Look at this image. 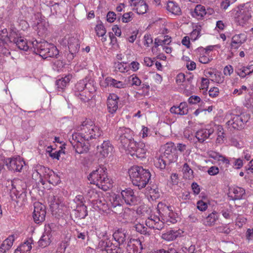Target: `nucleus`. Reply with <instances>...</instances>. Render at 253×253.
<instances>
[{"mask_svg": "<svg viewBox=\"0 0 253 253\" xmlns=\"http://www.w3.org/2000/svg\"><path fill=\"white\" fill-rule=\"evenodd\" d=\"M95 31L98 37H103L106 33L105 28L102 24H99L96 26Z\"/></svg>", "mask_w": 253, "mask_h": 253, "instance_id": "60", "label": "nucleus"}, {"mask_svg": "<svg viewBox=\"0 0 253 253\" xmlns=\"http://www.w3.org/2000/svg\"><path fill=\"white\" fill-rule=\"evenodd\" d=\"M198 57L200 62L203 64H208L210 62L212 58L211 55L207 53V51L204 48L201 47L197 49Z\"/></svg>", "mask_w": 253, "mask_h": 253, "instance_id": "29", "label": "nucleus"}, {"mask_svg": "<svg viewBox=\"0 0 253 253\" xmlns=\"http://www.w3.org/2000/svg\"><path fill=\"white\" fill-rule=\"evenodd\" d=\"M0 54L8 56L10 54L8 42L4 40H0Z\"/></svg>", "mask_w": 253, "mask_h": 253, "instance_id": "53", "label": "nucleus"}, {"mask_svg": "<svg viewBox=\"0 0 253 253\" xmlns=\"http://www.w3.org/2000/svg\"><path fill=\"white\" fill-rule=\"evenodd\" d=\"M97 149L100 155L105 158L112 155L114 147L109 140H105L100 146L97 147Z\"/></svg>", "mask_w": 253, "mask_h": 253, "instance_id": "16", "label": "nucleus"}, {"mask_svg": "<svg viewBox=\"0 0 253 253\" xmlns=\"http://www.w3.org/2000/svg\"><path fill=\"white\" fill-rule=\"evenodd\" d=\"M170 111L171 113L184 115L188 113V106L186 102H181L179 106H173L171 107Z\"/></svg>", "mask_w": 253, "mask_h": 253, "instance_id": "33", "label": "nucleus"}, {"mask_svg": "<svg viewBox=\"0 0 253 253\" xmlns=\"http://www.w3.org/2000/svg\"><path fill=\"white\" fill-rule=\"evenodd\" d=\"M221 213L223 217L226 219L233 220L237 215L236 209L230 205L228 207L223 209Z\"/></svg>", "mask_w": 253, "mask_h": 253, "instance_id": "39", "label": "nucleus"}, {"mask_svg": "<svg viewBox=\"0 0 253 253\" xmlns=\"http://www.w3.org/2000/svg\"><path fill=\"white\" fill-rule=\"evenodd\" d=\"M216 130V142L218 144H222L224 142L225 134L223 128L221 126L217 125L215 126Z\"/></svg>", "mask_w": 253, "mask_h": 253, "instance_id": "44", "label": "nucleus"}, {"mask_svg": "<svg viewBox=\"0 0 253 253\" xmlns=\"http://www.w3.org/2000/svg\"><path fill=\"white\" fill-rule=\"evenodd\" d=\"M247 121V117L244 114L232 115L230 119L226 123V125L229 128L240 129L243 127Z\"/></svg>", "mask_w": 253, "mask_h": 253, "instance_id": "12", "label": "nucleus"}, {"mask_svg": "<svg viewBox=\"0 0 253 253\" xmlns=\"http://www.w3.org/2000/svg\"><path fill=\"white\" fill-rule=\"evenodd\" d=\"M116 138L125 150L128 148L131 143L135 142L133 139V132L129 128L120 127L117 130Z\"/></svg>", "mask_w": 253, "mask_h": 253, "instance_id": "6", "label": "nucleus"}, {"mask_svg": "<svg viewBox=\"0 0 253 253\" xmlns=\"http://www.w3.org/2000/svg\"><path fill=\"white\" fill-rule=\"evenodd\" d=\"M32 43L35 51L42 58H58L59 50L53 44L44 41L38 42L37 40L32 42Z\"/></svg>", "mask_w": 253, "mask_h": 253, "instance_id": "4", "label": "nucleus"}, {"mask_svg": "<svg viewBox=\"0 0 253 253\" xmlns=\"http://www.w3.org/2000/svg\"><path fill=\"white\" fill-rule=\"evenodd\" d=\"M116 69L121 73H126L129 70V67L126 63L119 62L115 67Z\"/></svg>", "mask_w": 253, "mask_h": 253, "instance_id": "59", "label": "nucleus"}, {"mask_svg": "<svg viewBox=\"0 0 253 253\" xmlns=\"http://www.w3.org/2000/svg\"><path fill=\"white\" fill-rule=\"evenodd\" d=\"M48 23L45 20H42L38 22L37 25L38 33L39 35H42L44 34L48 27Z\"/></svg>", "mask_w": 253, "mask_h": 253, "instance_id": "50", "label": "nucleus"}, {"mask_svg": "<svg viewBox=\"0 0 253 253\" xmlns=\"http://www.w3.org/2000/svg\"><path fill=\"white\" fill-rule=\"evenodd\" d=\"M4 163L9 170L21 172L25 165L23 159L20 156L8 158L4 160Z\"/></svg>", "mask_w": 253, "mask_h": 253, "instance_id": "9", "label": "nucleus"}, {"mask_svg": "<svg viewBox=\"0 0 253 253\" xmlns=\"http://www.w3.org/2000/svg\"><path fill=\"white\" fill-rule=\"evenodd\" d=\"M105 83L108 86H111L118 88H124L126 87L125 83L111 77L106 78Z\"/></svg>", "mask_w": 253, "mask_h": 253, "instance_id": "41", "label": "nucleus"}, {"mask_svg": "<svg viewBox=\"0 0 253 253\" xmlns=\"http://www.w3.org/2000/svg\"><path fill=\"white\" fill-rule=\"evenodd\" d=\"M14 43L20 50L27 51L29 48L26 40L21 37Z\"/></svg>", "mask_w": 253, "mask_h": 253, "instance_id": "48", "label": "nucleus"}, {"mask_svg": "<svg viewBox=\"0 0 253 253\" xmlns=\"http://www.w3.org/2000/svg\"><path fill=\"white\" fill-rule=\"evenodd\" d=\"M93 85L91 83L87 82V79H84L82 80H80L75 85L74 91L75 94L76 92H81L85 90V89H88L91 88Z\"/></svg>", "mask_w": 253, "mask_h": 253, "instance_id": "38", "label": "nucleus"}, {"mask_svg": "<svg viewBox=\"0 0 253 253\" xmlns=\"http://www.w3.org/2000/svg\"><path fill=\"white\" fill-rule=\"evenodd\" d=\"M14 241V235L9 236L7 239H6L2 243L3 247L5 246V247L7 249V250H9L12 246L13 245V242Z\"/></svg>", "mask_w": 253, "mask_h": 253, "instance_id": "58", "label": "nucleus"}, {"mask_svg": "<svg viewBox=\"0 0 253 253\" xmlns=\"http://www.w3.org/2000/svg\"><path fill=\"white\" fill-rule=\"evenodd\" d=\"M95 91L93 86L88 89H85L83 91L76 92L75 94L77 98L83 102H86L92 98V92Z\"/></svg>", "mask_w": 253, "mask_h": 253, "instance_id": "25", "label": "nucleus"}, {"mask_svg": "<svg viewBox=\"0 0 253 253\" xmlns=\"http://www.w3.org/2000/svg\"><path fill=\"white\" fill-rule=\"evenodd\" d=\"M50 208L55 213H64L66 210V207L63 202L62 198L57 196H54L50 202Z\"/></svg>", "mask_w": 253, "mask_h": 253, "instance_id": "14", "label": "nucleus"}, {"mask_svg": "<svg viewBox=\"0 0 253 253\" xmlns=\"http://www.w3.org/2000/svg\"><path fill=\"white\" fill-rule=\"evenodd\" d=\"M44 171V178L49 183L54 185H56L61 182L60 177L56 174L53 170L48 168H42L41 171Z\"/></svg>", "mask_w": 253, "mask_h": 253, "instance_id": "17", "label": "nucleus"}, {"mask_svg": "<svg viewBox=\"0 0 253 253\" xmlns=\"http://www.w3.org/2000/svg\"><path fill=\"white\" fill-rule=\"evenodd\" d=\"M76 130L77 132L86 141L96 139L101 136L103 133L102 130L99 126L90 120H85L83 121L77 127Z\"/></svg>", "mask_w": 253, "mask_h": 253, "instance_id": "2", "label": "nucleus"}, {"mask_svg": "<svg viewBox=\"0 0 253 253\" xmlns=\"http://www.w3.org/2000/svg\"><path fill=\"white\" fill-rule=\"evenodd\" d=\"M158 211L160 215L165 218L167 222L174 223L176 222L175 214L171 207L159 203L157 206Z\"/></svg>", "mask_w": 253, "mask_h": 253, "instance_id": "10", "label": "nucleus"}, {"mask_svg": "<svg viewBox=\"0 0 253 253\" xmlns=\"http://www.w3.org/2000/svg\"><path fill=\"white\" fill-rule=\"evenodd\" d=\"M128 173L132 184L139 189L146 186L151 176L148 169L137 166L131 167L129 169Z\"/></svg>", "mask_w": 253, "mask_h": 253, "instance_id": "3", "label": "nucleus"}, {"mask_svg": "<svg viewBox=\"0 0 253 253\" xmlns=\"http://www.w3.org/2000/svg\"><path fill=\"white\" fill-rule=\"evenodd\" d=\"M232 13L236 22L239 25L244 26L251 19L253 11L251 5L246 3L233 9Z\"/></svg>", "mask_w": 253, "mask_h": 253, "instance_id": "5", "label": "nucleus"}, {"mask_svg": "<svg viewBox=\"0 0 253 253\" xmlns=\"http://www.w3.org/2000/svg\"><path fill=\"white\" fill-rule=\"evenodd\" d=\"M72 78V76L71 74H68L64 77L61 78L56 82V85L57 86V89L59 91H63L65 88L68 85L69 83Z\"/></svg>", "mask_w": 253, "mask_h": 253, "instance_id": "31", "label": "nucleus"}, {"mask_svg": "<svg viewBox=\"0 0 253 253\" xmlns=\"http://www.w3.org/2000/svg\"><path fill=\"white\" fill-rule=\"evenodd\" d=\"M109 201L112 208L121 207L123 203V200L121 195L112 193L109 195Z\"/></svg>", "mask_w": 253, "mask_h": 253, "instance_id": "35", "label": "nucleus"}, {"mask_svg": "<svg viewBox=\"0 0 253 253\" xmlns=\"http://www.w3.org/2000/svg\"><path fill=\"white\" fill-rule=\"evenodd\" d=\"M46 215L45 207L39 202L34 203L33 217L35 223L39 224L43 222Z\"/></svg>", "mask_w": 253, "mask_h": 253, "instance_id": "11", "label": "nucleus"}, {"mask_svg": "<svg viewBox=\"0 0 253 253\" xmlns=\"http://www.w3.org/2000/svg\"><path fill=\"white\" fill-rule=\"evenodd\" d=\"M176 151L174 144L171 142L166 143L165 145V151L163 155H166L169 153H174Z\"/></svg>", "mask_w": 253, "mask_h": 253, "instance_id": "57", "label": "nucleus"}, {"mask_svg": "<svg viewBox=\"0 0 253 253\" xmlns=\"http://www.w3.org/2000/svg\"><path fill=\"white\" fill-rule=\"evenodd\" d=\"M51 242L49 235L46 233L42 235L40 240L38 242L39 246L44 248L49 245Z\"/></svg>", "mask_w": 253, "mask_h": 253, "instance_id": "49", "label": "nucleus"}, {"mask_svg": "<svg viewBox=\"0 0 253 253\" xmlns=\"http://www.w3.org/2000/svg\"><path fill=\"white\" fill-rule=\"evenodd\" d=\"M127 232L124 229H118L113 233V238L119 244H123L127 237Z\"/></svg>", "mask_w": 253, "mask_h": 253, "instance_id": "34", "label": "nucleus"}, {"mask_svg": "<svg viewBox=\"0 0 253 253\" xmlns=\"http://www.w3.org/2000/svg\"><path fill=\"white\" fill-rule=\"evenodd\" d=\"M68 44L69 51L72 54L78 52L79 50L80 44L78 39L74 37L69 38Z\"/></svg>", "mask_w": 253, "mask_h": 253, "instance_id": "36", "label": "nucleus"}, {"mask_svg": "<svg viewBox=\"0 0 253 253\" xmlns=\"http://www.w3.org/2000/svg\"><path fill=\"white\" fill-rule=\"evenodd\" d=\"M87 214V207L85 205H82L77 207L76 215L79 218L84 219Z\"/></svg>", "mask_w": 253, "mask_h": 253, "instance_id": "47", "label": "nucleus"}, {"mask_svg": "<svg viewBox=\"0 0 253 253\" xmlns=\"http://www.w3.org/2000/svg\"><path fill=\"white\" fill-rule=\"evenodd\" d=\"M215 230L216 232L225 234H229L231 231L227 225H222L218 226L215 228Z\"/></svg>", "mask_w": 253, "mask_h": 253, "instance_id": "63", "label": "nucleus"}, {"mask_svg": "<svg viewBox=\"0 0 253 253\" xmlns=\"http://www.w3.org/2000/svg\"><path fill=\"white\" fill-rule=\"evenodd\" d=\"M33 244V239L29 238L15 250L14 253H30Z\"/></svg>", "mask_w": 253, "mask_h": 253, "instance_id": "30", "label": "nucleus"}, {"mask_svg": "<svg viewBox=\"0 0 253 253\" xmlns=\"http://www.w3.org/2000/svg\"><path fill=\"white\" fill-rule=\"evenodd\" d=\"M136 230L141 234L145 235H150L151 232L150 230H148L147 227H145L144 224L137 223L135 225Z\"/></svg>", "mask_w": 253, "mask_h": 253, "instance_id": "55", "label": "nucleus"}, {"mask_svg": "<svg viewBox=\"0 0 253 253\" xmlns=\"http://www.w3.org/2000/svg\"><path fill=\"white\" fill-rule=\"evenodd\" d=\"M91 204L93 208L96 210L106 212L109 209V205L105 199L100 196L99 198L93 201V203Z\"/></svg>", "mask_w": 253, "mask_h": 253, "instance_id": "26", "label": "nucleus"}, {"mask_svg": "<svg viewBox=\"0 0 253 253\" xmlns=\"http://www.w3.org/2000/svg\"><path fill=\"white\" fill-rule=\"evenodd\" d=\"M253 72V65H249L247 67L242 66L238 68L237 71L238 75L241 78H245L247 75H250Z\"/></svg>", "mask_w": 253, "mask_h": 253, "instance_id": "43", "label": "nucleus"}, {"mask_svg": "<svg viewBox=\"0 0 253 253\" xmlns=\"http://www.w3.org/2000/svg\"><path fill=\"white\" fill-rule=\"evenodd\" d=\"M167 163V160L163 158V155L157 158L155 161V166L161 169H165Z\"/></svg>", "mask_w": 253, "mask_h": 253, "instance_id": "52", "label": "nucleus"}, {"mask_svg": "<svg viewBox=\"0 0 253 253\" xmlns=\"http://www.w3.org/2000/svg\"><path fill=\"white\" fill-rule=\"evenodd\" d=\"M229 196L234 200L244 199L246 198L245 190L238 186L232 187L229 189Z\"/></svg>", "mask_w": 253, "mask_h": 253, "instance_id": "24", "label": "nucleus"}, {"mask_svg": "<svg viewBox=\"0 0 253 253\" xmlns=\"http://www.w3.org/2000/svg\"><path fill=\"white\" fill-rule=\"evenodd\" d=\"M214 129L209 127L198 130L196 133V137L200 142H203L207 139L210 138L213 134Z\"/></svg>", "mask_w": 253, "mask_h": 253, "instance_id": "23", "label": "nucleus"}, {"mask_svg": "<svg viewBox=\"0 0 253 253\" xmlns=\"http://www.w3.org/2000/svg\"><path fill=\"white\" fill-rule=\"evenodd\" d=\"M182 171L184 174V177L185 178L190 179L193 177V171L187 163H185L183 165Z\"/></svg>", "mask_w": 253, "mask_h": 253, "instance_id": "51", "label": "nucleus"}, {"mask_svg": "<svg viewBox=\"0 0 253 253\" xmlns=\"http://www.w3.org/2000/svg\"><path fill=\"white\" fill-rule=\"evenodd\" d=\"M130 5L135 7L134 10L138 14L145 13L148 9V5L143 0H133V2H131Z\"/></svg>", "mask_w": 253, "mask_h": 253, "instance_id": "28", "label": "nucleus"}, {"mask_svg": "<svg viewBox=\"0 0 253 253\" xmlns=\"http://www.w3.org/2000/svg\"><path fill=\"white\" fill-rule=\"evenodd\" d=\"M126 151H127L132 156H136L137 158L142 159L145 158L147 149L145 144L143 142L135 141L129 145Z\"/></svg>", "mask_w": 253, "mask_h": 253, "instance_id": "8", "label": "nucleus"}, {"mask_svg": "<svg viewBox=\"0 0 253 253\" xmlns=\"http://www.w3.org/2000/svg\"><path fill=\"white\" fill-rule=\"evenodd\" d=\"M129 81L130 82L132 85L140 86L141 83V80L134 74L129 77Z\"/></svg>", "mask_w": 253, "mask_h": 253, "instance_id": "62", "label": "nucleus"}, {"mask_svg": "<svg viewBox=\"0 0 253 253\" xmlns=\"http://www.w3.org/2000/svg\"><path fill=\"white\" fill-rule=\"evenodd\" d=\"M145 224L150 229L161 230L164 227V223L158 217L152 216L146 220Z\"/></svg>", "mask_w": 253, "mask_h": 253, "instance_id": "20", "label": "nucleus"}, {"mask_svg": "<svg viewBox=\"0 0 253 253\" xmlns=\"http://www.w3.org/2000/svg\"><path fill=\"white\" fill-rule=\"evenodd\" d=\"M167 9L174 15H180L181 11L179 5L175 2L169 1L167 3Z\"/></svg>", "mask_w": 253, "mask_h": 253, "instance_id": "42", "label": "nucleus"}, {"mask_svg": "<svg viewBox=\"0 0 253 253\" xmlns=\"http://www.w3.org/2000/svg\"><path fill=\"white\" fill-rule=\"evenodd\" d=\"M180 235L181 233L179 231L170 229L165 233H163L161 237L166 241H171L175 240L178 237L180 236Z\"/></svg>", "mask_w": 253, "mask_h": 253, "instance_id": "37", "label": "nucleus"}, {"mask_svg": "<svg viewBox=\"0 0 253 253\" xmlns=\"http://www.w3.org/2000/svg\"><path fill=\"white\" fill-rule=\"evenodd\" d=\"M42 168H46V167L41 165L37 166V168L34 170L32 174V178L35 180H39V182L44 184V171H40L42 170Z\"/></svg>", "mask_w": 253, "mask_h": 253, "instance_id": "40", "label": "nucleus"}, {"mask_svg": "<svg viewBox=\"0 0 253 253\" xmlns=\"http://www.w3.org/2000/svg\"><path fill=\"white\" fill-rule=\"evenodd\" d=\"M219 221V214L216 211H213L205 216L203 219V223L205 226L212 227Z\"/></svg>", "mask_w": 253, "mask_h": 253, "instance_id": "22", "label": "nucleus"}, {"mask_svg": "<svg viewBox=\"0 0 253 253\" xmlns=\"http://www.w3.org/2000/svg\"><path fill=\"white\" fill-rule=\"evenodd\" d=\"M147 189H148L149 194L151 198L156 199L159 197V190L156 186H153V187L148 186Z\"/></svg>", "mask_w": 253, "mask_h": 253, "instance_id": "56", "label": "nucleus"}, {"mask_svg": "<svg viewBox=\"0 0 253 253\" xmlns=\"http://www.w3.org/2000/svg\"><path fill=\"white\" fill-rule=\"evenodd\" d=\"M119 98L115 94H110L107 98V105L108 111L111 114L115 113L118 108Z\"/></svg>", "mask_w": 253, "mask_h": 253, "instance_id": "21", "label": "nucleus"}, {"mask_svg": "<svg viewBox=\"0 0 253 253\" xmlns=\"http://www.w3.org/2000/svg\"><path fill=\"white\" fill-rule=\"evenodd\" d=\"M163 158L167 160L168 163H172L176 162L178 160V155L177 152L174 153H169L168 154L163 155Z\"/></svg>", "mask_w": 253, "mask_h": 253, "instance_id": "54", "label": "nucleus"}, {"mask_svg": "<svg viewBox=\"0 0 253 253\" xmlns=\"http://www.w3.org/2000/svg\"><path fill=\"white\" fill-rule=\"evenodd\" d=\"M160 253H178L173 248V246L169 245L167 248L160 250Z\"/></svg>", "mask_w": 253, "mask_h": 253, "instance_id": "64", "label": "nucleus"}, {"mask_svg": "<svg viewBox=\"0 0 253 253\" xmlns=\"http://www.w3.org/2000/svg\"><path fill=\"white\" fill-rule=\"evenodd\" d=\"M19 38V34L14 28H10L9 33L6 29H3L0 31V40L15 43Z\"/></svg>", "mask_w": 253, "mask_h": 253, "instance_id": "13", "label": "nucleus"}, {"mask_svg": "<svg viewBox=\"0 0 253 253\" xmlns=\"http://www.w3.org/2000/svg\"><path fill=\"white\" fill-rule=\"evenodd\" d=\"M128 253H141L143 247L139 239H130L126 247Z\"/></svg>", "mask_w": 253, "mask_h": 253, "instance_id": "18", "label": "nucleus"}, {"mask_svg": "<svg viewBox=\"0 0 253 253\" xmlns=\"http://www.w3.org/2000/svg\"><path fill=\"white\" fill-rule=\"evenodd\" d=\"M209 156L210 158L219 162V164H223L225 167L228 168L230 165L229 160L225 156L220 154L219 153L211 151L209 153Z\"/></svg>", "mask_w": 253, "mask_h": 253, "instance_id": "27", "label": "nucleus"}, {"mask_svg": "<svg viewBox=\"0 0 253 253\" xmlns=\"http://www.w3.org/2000/svg\"><path fill=\"white\" fill-rule=\"evenodd\" d=\"M234 219L236 220V224L239 227H242L243 224H245L247 221L246 218L239 214H237Z\"/></svg>", "mask_w": 253, "mask_h": 253, "instance_id": "61", "label": "nucleus"}, {"mask_svg": "<svg viewBox=\"0 0 253 253\" xmlns=\"http://www.w3.org/2000/svg\"><path fill=\"white\" fill-rule=\"evenodd\" d=\"M207 14V11L204 6L198 4L193 10L191 11V16L197 19H202Z\"/></svg>", "mask_w": 253, "mask_h": 253, "instance_id": "32", "label": "nucleus"}, {"mask_svg": "<svg viewBox=\"0 0 253 253\" xmlns=\"http://www.w3.org/2000/svg\"><path fill=\"white\" fill-rule=\"evenodd\" d=\"M247 36L244 33L235 34L231 38L230 48L231 51H236L247 40Z\"/></svg>", "mask_w": 253, "mask_h": 253, "instance_id": "15", "label": "nucleus"}, {"mask_svg": "<svg viewBox=\"0 0 253 253\" xmlns=\"http://www.w3.org/2000/svg\"><path fill=\"white\" fill-rule=\"evenodd\" d=\"M171 42V38L168 36H165L163 40H159L155 39V46L152 47V51H154L158 46L161 45L162 46L168 45Z\"/></svg>", "mask_w": 253, "mask_h": 253, "instance_id": "45", "label": "nucleus"}, {"mask_svg": "<svg viewBox=\"0 0 253 253\" xmlns=\"http://www.w3.org/2000/svg\"><path fill=\"white\" fill-rule=\"evenodd\" d=\"M91 184L96 185L104 191H107L112 187V181L107 175V169L105 167H99L93 170L87 176Z\"/></svg>", "mask_w": 253, "mask_h": 253, "instance_id": "1", "label": "nucleus"}, {"mask_svg": "<svg viewBox=\"0 0 253 253\" xmlns=\"http://www.w3.org/2000/svg\"><path fill=\"white\" fill-rule=\"evenodd\" d=\"M121 195L127 205L131 206L134 205L136 204V197L134 195V192L132 189L127 188L124 190H122L121 193Z\"/></svg>", "mask_w": 253, "mask_h": 253, "instance_id": "19", "label": "nucleus"}, {"mask_svg": "<svg viewBox=\"0 0 253 253\" xmlns=\"http://www.w3.org/2000/svg\"><path fill=\"white\" fill-rule=\"evenodd\" d=\"M69 140L76 153L83 154L86 153L88 150V145L80 134L77 132L73 133L69 138Z\"/></svg>", "mask_w": 253, "mask_h": 253, "instance_id": "7", "label": "nucleus"}, {"mask_svg": "<svg viewBox=\"0 0 253 253\" xmlns=\"http://www.w3.org/2000/svg\"><path fill=\"white\" fill-rule=\"evenodd\" d=\"M100 195L101 193L98 192L96 190L90 188L87 190L86 197L92 203L93 201L99 198Z\"/></svg>", "mask_w": 253, "mask_h": 253, "instance_id": "46", "label": "nucleus"}]
</instances>
